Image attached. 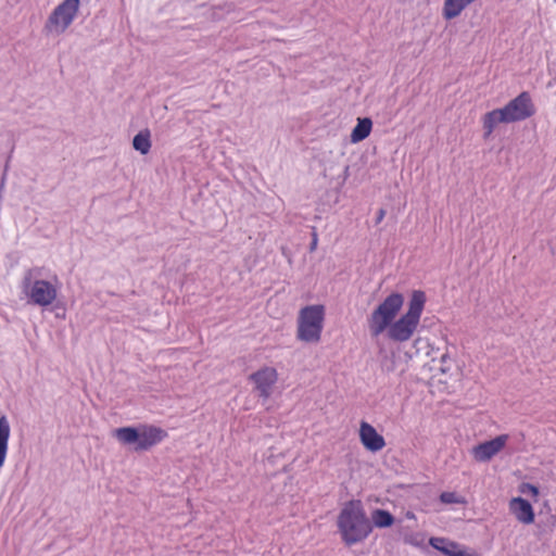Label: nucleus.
<instances>
[{"label":"nucleus","instance_id":"dca6fc26","mask_svg":"<svg viewBox=\"0 0 556 556\" xmlns=\"http://www.w3.org/2000/svg\"><path fill=\"white\" fill-rule=\"evenodd\" d=\"M371 128L372 122L369 117L358 118L351 132V141L357 143L365 140L370 135Z\"/></svg>","mask_w":556,"mask_h":556},{"label":"nucleus","instance_id":"5701e85b","mask_svg":"<svg viewBox=\"0 0 556 556\" xmlns=\"http://www.w3.org/2000/svg\"><path fill=\"white\" fill-rule=\"evenodd\" d=\"M447 359H450V356L447 353H444L442 356H441V363H445Z\"/></svg>","mask_w":556,"mask_h":556},{"label":"nucleus","instance_id":"a211bd4d","mask_svg":"<svg viewBox=\"0 0 556 556\" xmlns=\"http://www.w3.org/2000/svg\"><path fill=\"white\" fill-rule=\"evenodd\" d=\"M151 135L149 129L140 130L132 139V147L141 154H148L151 149Z\"/></svg>","mask_w":556,"mask_h":556},{"label":"nucleus","instance_id":"9b49d317","mask_svg":"<svg viewBox=\"0 0 556 556\" xmlns=\"http://www.w3.org/2000/svg\"><path fill=\"white\" fill-rule=\"evenodd\" d=\"M359 439L364 447L372 453L381 451L386 446L384 438L366 421L361 422Z\"/></svg>","mask_w":556,"mask_h":556},{"label":"nucleus","instance_id":"4be33fe9","mask_svg":"<svg viewBox=\"0 0 556 556\" xmlns=\"http://www.w3.org/2000/svg\"><path fill=\"white\" fill-rule=\"evenodd\" d=\"M317 233L316 232H313V239H312V242H311V247H309V250L311 251H314L317 247Z\"/></svg>","mask_w":556,"mask_h":556},{"label":"nucleus","instance_id":"9d476101","mask_svg":"<svg viewBox=\"0 0 556 556\" xmlns=\"http://www.w3.org/2000/svg\"><path fill=\"white\" fill-rule=\"evenodd\" d=\"M508 441L507 434H500L492 440L482 442L472 447L471 454L477 462L485 463L501 452Z\"/></svg>","mask_w":556,"mask_h":556},{"label":"nucleus","instance_id":"6ab92c4d","mask_svg":"<svg viewBox=\"0 0 556 556\" xmlns=\"http://www.w3.org/2000/svg\"><path fill=\"white\" fill-rule=\"evenodd\" d=\"M440 501L443 504H465L466 500L459 496L456 492H442Z\"/></svg>","mask_w":556,"mask_h":556},{"label":"nucleus","instance_id":"f3484780","mask_svg":"<svg viewBox=\"0 0 556 556\" xmlns=\"http://www.w3.org/2000/svg\"><path fill=\"white\" fill-rule=\"evenodd\" d=\"M394 516L386 509H375L371 514L372 527L377 528H389L394 523Z\"/></svg>","mask_w":556,"mask_h":556},{"label":"nucleus","instance_id":"423d86ee","mask_svg":"<svg viewBox=\"0 0 556 556\" xmlns=\"http://www.w3.org/2000/svg\"><path fill=\"white\" fill-rule=\"evenodd\" d=\"M325 309L323 305H308L300 311L298 319V339L316 343L324 328Z\"/></svg>","mask_w":556,"mask_h":556},{"label":"nucleus","instance_id":"aec40b11","mask_svg":"<svg viewBox=\"0 0 556 556\" xmlns=\"http://www.w3.org/2000/svg\"><path fill=\"white\" fill-rule=\"evenodd\" d=\"M526 489H528L529 492H531L533 495H538L539 494V489L535 485L531 484V483H523L521 485V491L522 492H525Z\"/></svg>","mask_w":556,"mask_h":556},{"label":"nucleus","instance_id":"7ed1b4c3","mask_svg":"<svg viewBox=\"0 0 556 556\" xmlns=\"http://www.w3.org/2000/svg\"><path fill=\"white\" fill-rule=\"evenodd\" d=\"M41 276V267L29 268L24 274L22 288L29 303L47 307L51 305L58 296V277L53 276L52 281L40 279Z\"/></svg>","mask_w":556,"mask_h":556},{"label":"nucleus","instance_id":"4468645a","mask_svg":"<svg viewBox=\"0 0 556 556\" xmlns=\"http://www.w3.org/2000/svg\"><path fill=\"white\" fill-rule=\"evenodd\" d=\"M425 303H426L425 292L421 290L413 291L409 303H408V309L404 315H406L409 318L417 320L419 323L420 316H421L424 307H425Z\"/></svg>","mask_w":556,"mask_h":556},{"label":"nucleus","instance_id":"f257e3e1","mask_svg":"<svg viewBox=\"0 0 556 556\" xmlns=\"http://www.w3.org/2000/svg\"><path fill=\"white\" fill-rule=\"evenodd\" d=\"M338 531L342 542L352 546L365 541L372 531L361 501L352 500L344 504L337 518Z\"/></svg>","mask_w":556,"mask_h":556},{"label":"nucleus","instance_id":"f03ea898","mask_svg":"<svg viewBox=\"0 0 556 556\" xmlns=\"http://www.w3.org/2000/svg\"><path fill=\"white\" fill-rule=\"evenodd\" d=\"M535 105L528 91L520 92L504 108L492 110L482 117L483 137L488 139L500 124L522 122L535 114Z\"/></svg>","mask_w":556,"mask_h":556},{"label":"nucleus","instance_id":"20e7f679","mask_svg":"<svg viewBox=\"0 0 556 556\" xmlns=\"http://www.w3.org/2000/svg\"><path fill=\"white\" fill-rule=\"evenodd\" d=\"M114 437L135 452H142L161 443L167 437V432L153 425H139L138 427L117 428L114 431Z\"/></svg>","mask_w":556,"mask_h":556},{"label":"nucleus","instance_id":"39448f33","mask_svg":"<svg viewBox=\"0 0 556 556\" xmlns=\"http://www.w3.org/2000/svg\"><path fill=\"white\" fill-rule=\"evenodd\" d=\"M404 304V296L399 292L389 294L368 317V328L372 337L383 333L394 320Z\"/></svg>","mask_w":556,"mask_h":556},{"label":"nucleus","instance_id":"2eb2a0df","mask_svg":"<svg viewBox=\"0 0 556 556\" xmlns=\"http://www.w3.org/2000/svg\"><path fill=\"white\" fill-rule=\"evenodd\" d=\"M10 422L5 415L0 416V469L3 467L8 448H9V439H10Z\"/></svg>","mask_w":556,"mask_h":556},{"label":"nucleus","instance_id":"393cba45","mask_svg":"<svg viewBox=\"0 0 556 556\" xmlns=\"http://www.w3.org/2000/svg\"><path fill=\"white\" fill-rule=\"evenodd\" d=\"M344 176L348 177L349 176V166L345 167L344 169Z\"/></svg>","mask_w":556,"mask_h":556},{"label":"nucleus","instance_id":"b1692460","mask_svg":"<svg viewBox=\"0 0 556 556\" xmlns=\"http://www.w3.org/2000/svg\"><path fill=\"white\" fill-rule=\"evenodd\" d=\"M13 151H14V146H12L11 151H10V154H9V156H8V159H7V165L9 164V162H10V161H11V159H12Z\"/></svg>","mask_w":556,"mask_h":556},{"label":"nucleus","instance_id":"f8f14e48","mask_svg":"<svg viewBox=\"0 0 556 556\" xmlns=\"http://www.w3.org/2000/svg\"><path fill=\"white\" fill-rule=\"evenodd\" d=\"M509 509L518 521L530 525L534 521V510L531 503L522 497H514L509 502Z\"/></svg>","mask_w":556,"mask_h":556},{"label":"nucleus","instance_id":"0eeeda50","mask_svg":"<svg viewBox=\"0 0 556 556\" xmlns=\"http://www.w3.org/2000/svg\"><path fill=\"white\" fill-rule=\"evenodd\" d=\"M79 4L80 0H63L48 16L43 25V33L46 35H62L74 22Z\"/></svg>","mask_w":556,"mask_h":556},{"label":"nucleus","instance_id":"6e6552de","mask_svg":"<svg viewBox=\"0 0 556 556\" xmlns=\"http://www.w3.org/2000/svg\"><path fill=\"white\" fill-rule=\"evenodd\" d=\"M277 370L274 367L268 366L262 367L261 369L251 374L249 377V380L252 381L255 386L257 395L263 400L269 399L273 387L277 382Z\"/></svg>","mask_w":556,"mask_h":556},{"label":"nucleus","instance_id":"ddd939ff","mask_svg":"<svg viewBox=\"0 0 556 556\" xmlns=\"http://www.w3.org/2000/svg\"><path fill=\"white\" fill-rule=\"evenodd\" d=\"M429 544L446 556H477L476 553H468L458 543L445 538H431Z\"/></svg>","mask_w":556,"mask_h":556},{"label":"nucleus","instance_id":"412c9836","mask_svg":"<svg viewBox=\"0 0 556 556\" xmlns=\"http://www.w3.org/2000/svg\"><path fill=\"white\" fill-rule=\"evenodd\" d=\"M384 216H386V210L384 208H380L377 212L376 224H380L382 222V219L384 218Z\"/></svg>","mask_w":556,"mask_h":556},{"label":"nucleus","instance_id":"1a4fd4ad","mask_svg":"<svg viewBox=\"0 0 556 556\" xmlns=\"http://www.w3.org/2000/svg\"><path fill=\"white\" fill-rule=\"evenodd\" d=\"M419 323L402 315L397 320H393L387 328V336L390 340L395 342H405L412 338L416 331Z\"/></svg>","mask_w":556,"mask_h":556}]
</instances>
